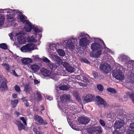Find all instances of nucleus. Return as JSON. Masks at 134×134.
I'll return each instance as SVG.
<instances>
[{
    "label": "nucleus",
    "mask_w": 134,
    "mask_h": 134,
    "mask_svg": "<svg viewBox=\"0 0 134 134\" xmlns=\"http://www.w3.org/2000/svg\"><path fill=\"white\" fill-rule=\"evenodd\" d=\"M5 12L8 13L7 18L8 19L13 18L15 14H16L18 16L17 18L18 21H22L25 24L24 28L25 30L27 31H30L31 27V25L29 21L25 19L26 17L23 15L21 12L18 10L9 9H6Z\"/></svg>",
    "instance_id": "obj_1"
},
{
    "label": "nucleus",
    "mask_w": 134,
    "mask_h": 134,
    "mask_svg": "<svg viewBox=\"0 0 134 134\" xmlns=\"http://www.w3.org/2000/svg\"><path fill=\"white\" fill-rule=\"evenodd\" d=\"M91 40L94 41L91 45V48L92 51L90 53V56L97 58L102 54V51L104 46V42L101 39L97 38H93Z\"/></svg>",
    "instance_id": "obj_2"
},
{
    "label": "nucleus",
    "mask_w": 134,
    "mask_h": 134,
    "mask_svg": "<svg viewBox=\"0 0 134 134\" xmlns=\"http://www.w3.org/2000/svg\"><path fill=\"white\" fill-rule=\"evenodd\" d=\"M71 98V96L70 95H63L62 96L60 97L61 102L58 103V106L60 109H61L65 113H68V112L69 113H71L73 110L72 109V108L70 107V109L69 108H67V107H69L67 105L66 103H65V102L68 101Z\"/></svg>",
    "instance_id": "obj_3"
},
{
    "label": "nucleus",
    "mask_w": 134,
    "mask_h": 134,
    "mask_svg": "<svg viewBox=\"0 0 134 134\" xmlns=\"http://www.w3.org/2000/svg\"><path fill=\"white\" fill-rule=\"evenodd\" d=\"M77 38L79 40V45L84 48H86L87 46L89 45L90 41H91V38L90 37L88 34L82 32L79 33Z\"/></svg>",
    "instance_id": "obj_4"
},
{
    "label": "nucleus",
    "mask_w": 134,
    "mask_h": 134,
    "mask_svg": "<svg viewBox=\"0 0 134 134\" xmlns=\"http://www.w3.org/2000/svg\"><path fill=\"white\" fill-rule=\"evenodd\" d=\"M77 38L72 36L65 38L62 41L64 46L66 49H73L75 46H77Z\"/></svg>",
    "instance_id": "obj_5"
},
{
    "label": "nucleus",
    "mask_w": 134,
    "mask_h": 134,
    "mask_svg": "<svg viewBox=\"0 0 134 134\" xmlns=\"http://www.w3.org/2000/svg\"><path fill=\"white\" fill-rule=\"evenodd\" d=\"M60 46L59 43H50L49 44V48H48V52H49V56L53 58L55 61H58L59 60V58L57 56L53 54L55 52L54 49L56 50H57L58 48H59V46Z\"/></svg>",
    "instance_id": "obj_6"
},
{
    "label": "nucleus",
    "mask_w": 134,
    "mask_h": 134,
    "mask_svg": "<svg viewBox=\"0 0 134 134\" xmlns=\"http://www.w3.org/2000/svg\"><path fill=\"white\" fill-rule=\"evenodd\" d=\"M121 113H120L118 114V115L120 117L119 118H117L114 124V127L116 129H119L122 127L124 124V120L125 118H126V116L124 115L122 110L120 111Z\"/></svg>",
    "instance_id": "obj_7"
},
{
    "label": "nucleus",
    "mask_w": 134,
    "mask_h": 134,
    "mask_svg": "<svg viewBox=\"0 0 134 134\" xmlns=\"http://www.w3.org/2000/svg\"><path fill=\"white\" fill-rule=\"evenodd\" d=\"M122 66L119 65L116 70L113 71V76L115 78L120 80H123L125 77L122 71Z\"/></svg>",
    "instance_id": "obj_8"
},
{
    "label": "nucleus",
    "mask_w": 134,
    "mask_h": 134,
    "mask_svg": "<svg viewBox=\"0 0 134 134\" xmlns=\"http://www.w3.org/2000/svg\"><path fill=\"white\" fill-rule=\"evenodd\" d=\"M36 49L35 44L31 43L23 46L20 48V50L23 52L27 53Z\"/></svg>",
    "instance_id": "obj_9"
},
{
    "label": "nucleus",
    "mask_w": 134,
    "mask_h": 134,
    "mask_svg": "<svg viewBox=\"0 0 134 134\" xmlns=\"http://www.w3.org/2000/svg\"><path fill=\"white\" fill-rule=\"evenodd\" d=\"M100 69L105 74H107L111 70L110 66L107 63L101 64L99 66Z\"/></svg>",
    "instance_id": "obj_10"
},
{
    "label": "nucleus",
    "mask_w": 134,
    "mask_h": 134,
    "mask_svg": "<svg viewBox=\"0 0 134 134\" xmlns=\"http://www.w3.org/2000/svg\"><path fill=\"white\" fill-rule=\"evenodd\" d=\"M88 131L90 134L93 133L94 132L96 133H100L102 132V130L100 127L98 126L95 127H89L88 129Z\"/></svg>",
    "instance_id": "obj_11"
},
{
    "label": "nucleus",
    "mask_w": 134,
    "mask_h": 134,
    "mask_svg": "<svg viewBox=\"0 0 134 134\" xmlns=\"http://www.w3.org/2000/svg\"><path fill=\"white\" fill-rule=\"evenodd\" d=\"M41 38V34L34 33L31 37L28 39H29L28 41L30 42H37V38L40 40Z\"/></svg>",
    "instance_id": "obj_12"
},
{
    "label": "nucleus",
    "mask_w": 134,
    "mask_h": 134,
    "mask_svg": "<svg viewBox=\"0 0 134 134\" xmlns=\"http://www.w3.org/2000/svg\"><path fill=\"white\" fill-rule=\"evenodd\" d=\"M29 37H25L22 35H20L18 37L17 39L18 43L21 44L25 43L26 42L28 41Z\"/></svg>",
    "instance_id": "obj_13"
},
{
    "label": "nucleus",
    "mask_w": 134,
    "mask_h": 134,
    "mask_svg": "<svg viewBox=\"0 0 134 134\" xmlns=\"http://www.w3.org/2000/svg\"><path fill=\"white\" fill-rule=\"evenodd\" d=\"M93 97L92 95L88 94L82 97V100L84 103H87L92 101Z\"/></svg>",
    "instance_id": "obj_14"
},
{
    "label": "nucleus",
    "mask_w": 134,
    "mask_h": 134,
    "mask_svg": "<svg viewBox=\"0 0 134 134\" xmlns=\"http://www.w3.org/2000/svg\"><path fill=\"white\" fill-rule=\"evenodd\" d=\"M34 119L35 121L38 122L40 123V125H46L47 124V123L46 121H43L41 117L36 114L35 115L34 117Z\"/></svg>",
    "instance_id": "obj_15"
},
{
    "label": "nucleus",
    "mask_w": 134,
    "mask_h": 134,
    "mask_svg": "<svg viewBox=\"0 0 134 134\" xmlns=\"http://www.w3.org/2000/svg\"><path fill=\"white\" fill-rule=\"evenodd\" d=\"M96 98L97 99L96 102L98 105L102 104L104 105L105 107L108 105V104H106V102L99 96H97Z\"/></svg>",
    "instance_id": "obj_16"
},
{
    "label": "nucleus",
    "mask_w": 134,
    "mask_h": 134,
    "mask_svg": "<svg viewBox=\"0 0 134 134\" xmlns=\"http://www.w3.org/2000/svg\"><path fill=\"white\" fill-rule=\"evenodd\" d=\"M41 74L44 76H50L51 72L46 69L43 68L40 70Z\"/></svg>",
    "instance_id": "obj_17"
},
{
    "label": "nucleus",
    "mask_w": 134,
    "mask_h": 134,
    "mask_svg": "<svg viewBox=\"0 0 134 134\" xmlns=\"http://www.w3.org/2000/svg\"><path fill=\"white\" fill-rule=\"evenodd\" d=\"M118 59L120 61L122 62H126L127 64H129L128 63H127V62L129 60V58L126 55L122 54L119 55Z\"/></svg>",
    "instance_id": "obj_18"
},
{
    "label": "nucleus",
    "mask_w": 134,
    "mask_h": 134,
    "mask_svg": "<svg viewBox=\"0 0 134 134\" xmlns=\"http://www.w3.org/2000/svg\"><path fill=\"white\" fill-rule=\"evenodd\" d=\"M90 119L87 118H79L78 120L79 122L81 124H85L89 121Z\"/></svg>",
    "instance_id": "obj_19"
},
{
    "label": "nucleus",
    "mask_w": 134,
    "mask_h": 134,
    "mask_svg": "<svg viewBox=\"0 0 134 134\" xmlns=\"http://www.w3.org/2000/svg\"><path fill=\"white\" fill-rule=\"evenodd\" d=\"M40 68V67L37 64H34L31 65L30 69L33 71L34 72H37Z\"/></svg>",
    "instance_id": "obj_20"
},
{
    "label": "nucleus",
    "mask_w": 134,
    "mask_h": 134,
    "mask_svg": "<svg viewBox=\"0 0 134 134\" xmlns=\"http://www.w3.org/2000/svg\"><path fill=\"white\" fill-rule=\"evenodd\" d=\"M20 60L23 64L25 65L30 63L32 62V59L29 58H21Z\"/></svg>",
    "instance_id": "obj_21"
},
{
    "label": "nucleus",
    "mask_w": 134,
    "mask_h": 134,
    "mask_svg": "<svg viewBox=\"0 0 134 134\" xmlns=\"http://www.w3.org/2000/svg\"><path fill=\"white\" fill-rule=\"evenodd\" d=\"M29 22L30 23L31 25V30L29 31H27L26 30H25L27 32L30 31L31 30L32 28L34 31L36 33H38L40 32H41L42 31V30L41 29L39 28L37 26H32L31 23L30 21Z\"/></svg>",
    "instance_id": "obj_22"
},
{
    "label": "nucleus",
    "mask_w": 134,
    "mask_h": 134,
    "mask_svg": "<svg viewBox=\"0 0 134 134\" xmlns=\"http://www.w3.org/2000/svg\"><path fill=\"white\" fill-rule=\"evenodd\" d=\"M14 123L17 125L18 127V129L20 131L21 130L23 129L25 130V126H24L23 124L20 121H18L17 120L15 121L14 122Z\"/></svg>",
    "instance_id": "obj_23"
},
{
    "label": "nucleus",
    "mask_w": 134,
    "mask_h": 134,
    "mask_svg": "<svg viewBox=\"0 0 134 134\" xmlns=\"http://www.w3.org/2000/svg\"><path fill=\"white\" fill-rule=\"evenodd\" d=\"M37 125L33 124L31 126V128L33 129V131L36 134H42L41 132L37 131Z\"/></svg>",
    "instance_id": "obj_24"
},
{
    "label": "nucleus",
    "mask_w": 134,
    "mask_h": 134,
    "mask_svg": "<svg viewBox=\"0 0 134 134\" xmlns=\"http://www.w3.org/2000/svg\"><path fill=\"white\" fill-rule=\"evenodd\" d=\"M24 91L27 94L29 93L32 92V90L31 87L29 85H26L24 87Z\"/></svg>",
    "instance_id": "obj_25"
},
{
    "label": "nucleus",
    "mask_w": 134,
    "mask_h": 134,
    "mask_svg": "<svg viewBox=\"0 0 134 134\" xmlns=\"http://www.w3.org/2000/svg\"><path fill=\"white\" fill-rule=\"evenodd\" d=\"M69 86L67 85H64L61 84V85L59 87V88L60 90H68L69 88Z\"/></svg>",
    "instance_id": "obj_26"
},
{
    "label": "nucleus",
    "mask_w": 134,
    "mask_h": 134,
    "mask_svg": "<svg viewBox=\"0 0 134 134\" xmlns=\"http://www.w3.org/2000/svg\"><path fill=\"white\" fill-rule=\"evenodd\" d=\"M56 70V71H55L57 72L55 73V75L53 77V79L55 80H57L58 79V77L57 75H58L61 74V72H62L61 70H58V69H57Z\"/></svg>",
    "instance_id": "obj_27"
},
{
    "label": "nucleus",
    "mask_w": 134,
    "mask_h": 134,
    "mask_svg": "<svg viewBox=\"0 0 134 134\" xmlns=\"http://www.w3.org/2000/svg\"><path fill=\"white\" fill-rule=\"evenodd\" d=\"M134 81V76L133 75H132L131 76H129L128 77V80L127 81V82L131 83V84Z\"/></svg>",
    "instance_id": "obj_28"
},
{
    "label": "nucleus",
    "mask_w": 134,
    "mask_h": 134,
    "mask_svg": "<svg viewBox=\"0 0 134 134\" xmlns=\"http://www.w3.org/2000/svg\"><path fill=\"white\" fill-rule=\"evenodd\" d=\"M127 94L132 99L133 103H134V94L131 91L128 92Z\"/></svg>",
    "instance_id": "obj_29"
},
{
    "label": "nucleus",
    "mask_w": 134,
    "mask_h": 134,
    "mask_svg": "<svg viewBox=\"0 0 134 134\" xmlns=\"http://www.w3.org/2000/svg\"><path fill=\"white\" fill-rule=\"evenodd\" d=\"M56 51L58 52L59 55L60 56H64L65 55V53L63 50L60 49H58V48L57 50Z\"/></svg>",
    "instance_id": "obj_30"
},
{
    "label": "nucleus",
    "mask_w": 134,
    "mask_h": 134,
    "mask_svg": "<svg viewBox=\"0 0 134 134\" xmlns=\"http://www.w3.org/2000/svg\"><path fill=\"white\" fill-rule=\"evenodd\" d=\"M18 103V100L17 99H14L11 101V103L12 107H15Z\"/></svg>",
    "instance_id": "obj_31"
},
{
    "label": "nucleus",
    "mask_w": 134,
    "mask_h": 134,
    "mask_svg": "<svg viewBox=\"0 0 134 134\" xmlns=\"http://www.w3.org/2000/svg\"><path fill=\"white\" fill-rule=\"evenodd\" d=\"M4 19V16L0 15V27H1L3 25Z\"/></svg>",
    "instance_id": "obj_32"
},
{
    "label": "nucleus",
    "mask_w": 134,
    "mask_h": 134,
    "mask_svg": "<svg viewBox=\"0 0 134 134\" xmlns=\"http://www.w3.org/2000/svg\"><path fill=\"white\" fill-rule=\"evenodd\" d=\"M74 96L75 97L76 99L78 101L80 100V98L79 96V93L77 91H74L73 93Z\"/></svg>",
    "instance_id": "obj_33"
},
{
    "label": "nucleus",
    "mask_w": 134,
    "mask_h": 134,
    "mask_svg": "<svg viewBox=\"0 0 134 134\" xmlns=\"http://www.w3.org/2000/svg\"><path fill=\"white\" fill-rule=\"evenodd\" d=\"M32 60L35 61H39L41 60V59L39 58L38 55H33L32 56Z\"/></svg>",
    "instance_id": "obj_34"
},
{
    "label": "nucleus",
    "mask_w": 134,
    "mask_h": 134,
    "mask_svg": "<svg viewBox=\"0 0 134 134\" xmlns=\"http://www.w3.org/2000/svg\"><path fill=\"white\" fill-rule=\"evenodd\" d=\"M66 70L68 72H70L71 73H72L74 71V68L70 66L66 68Z\"/></svg>",
    "instance_id": "obj_35"
},
{
    "label": "nucleus",
    "mask_w": 134,
    "mask_h": 134,
    "mask_svg": "<svg viewBox=\"0 0 134 134\" xmlns=\"http://www.w3.org/2000/svg\"><path fill=\"white\" fill-rule=\"evenodd\" d=\"M0 87L3 90L7 88V86L5 82H3L1 83Z\"/></svg>",
    "instance_id": "obj_36"
},
{
    "label": "nucleus",
    "mask_w": 134,
    "mask_h": 134,
    "mask_svg": "<svg viewBox=\"0 0 134 134\" xmlns=\"http://www.w3.org/2000/svg\"><path fill=\"white\" fill-rule=\"evenodd\" d=\"M104 49L105 53H109L112 54H114V52L107 48L105 47L103 49Z\"/></svg>",
    "instance_id": "obj_37"
},
{
    "label": "nucleus",
    "mask_w": 134,
    "mask_h": 134,
    "mask_svg": "<svg viewBox=\"0 0 134 134\" xmlns=\"http://www.w3.org/2000/svg\"><path fill=\"white\" fill-rule=\"evenodd\" d=\"M20 119L24 123L25 126H27V119L24 117H20Z\"/></svg>",
    "instance_id": "obj_38"
},
{
    "label": "nucleus",
    "mask_w": 134,
    "mask_h": 134,
    "mask_svg": "<svg viewBox=\"0 0 134 134\" xmlns=\"http://www.w3.org/2000/svg\"><path fill=\"white\" fill-rule=\"evenodd\" d=\"M107 90L108 92L112 93H115L116 92V91L115 89L111 88H108Z\"/></svg>",
    "instance_id": "obj_39"
},
{
    "label": "nucleus",
    "mask_w": 134,
    "mask_h": 134,
    "mask_svg": "<svg viewBox=\"0 0 134 134\" xmlns=\"http://www.w3.org/2000/svg\"><path fill=\"white\" fill-rule=\"evenodd\" d=\"M22 99L23 100V102L25 104L26 106L28 107L29 105V103L27 101V100L26 99L25 97H23L22 98Z\"/></svg>",
    "instance_id": "obj_40"
},
{
    "label": "nucleus",
    "mask_w": 134,
    "mask_h": 134,
    "mask_svg": "<svg viewBox=\"0 0 134 134\" xmlns=\"http://www.w3.org/2000/svg\"><path fill=\"white\" fill-rule=\"evenodd\" d=\"M0 48L4 49H7V46L4 43H1L0 44Z\"/></svg>",
    "instance_id": "obj_41"
},
{
    "label": "nucleus",
    "mask_w": 134,
    "mask_h": 134,
    "mask_svg": "<svg viewBox=\"0 0 134 134\" xmlns=\"http://www.w3.org/2000/svg\"><path fill=\"white\" fill-rule=\"evenodd\" d=\"M61 64L66 69L69 66V64L66 62H62Z\"/></svg>",
    "instance_id": "obj_42"
},
{
    "label": "nucleus",
    "mask_w": 134,
    "mask_h": 134,
    "mask_svg": "<svg viewBox=\"0 0 134 134\" xmlns=\"http://www.w3.org/2000/svg\"><path fill=\"white\" fill-rule=\"evenodd\" d=\"M97 87L98 89L100 91H102L103 89V86L100 84L98 85L97 86Z\"/></svg>",
    "instance_id": "obj_43"
},
{
    "label": "nucleus",
    "mask_w": 134,
    "mask_h": 134,
    "mask_svg": "<svg viewBox=\"0 0 134 134\" xmlns=\"http://www.w3.org/2000/svg\"><path fill=\"white\" fill-rule=\"evenodd\" d=\"M15 90L17 92H20V88L19 86L17 85H16L15 87Z\"/></svg>",
    "instance_id": "obj_44"
},
{
    "label": "nucleus",
    "mask_w": 134,
    "mask_h": 134,
    "mask_svg": "<svg viewBox=\"0 0 134 134\" xmlns=\"http://www.w3.org/2000/svg\"><path fill=\"white\" fill-rule=\"evenodd\" d=\"M44 97L46 99L49 100H52V98L51 96L46 95V96H45Z\"/></svg>",
    "instance_id": "obj_45"
},
{
    "label": "nucleus",
    "mask_w": 134,
    "mask_h": 134,
    "mask_svg": "<svg viewBox=\"0 0 134 134\" xmlns=\"http://www.w3.org/2000/svg\"><path fill=\"white\" fill-rule=\"evenodd\" d=\"M130 127L132 129V131L134 132V123H132L130 124Z\"/></svg>",
    "instance_id": "obj_46"
},
{
    "label": "nucleus",
    "mask_w": 134,
    "mask_h": 134,
    "mask_svg": "<svg viewBox=\"0 0 134 134\" xmlns=\"http://www.w3.org/2000/svg\"><path fill=\"white\" fill-rule=\"evenodd\" d=\"M128 63L129 64H130L131 65L133 66L134 67V61L131 60L130 61H128L127 62V63Z\"/></svg>",
    "instance_id": "obj_47"
},
{
    "label": "nucleus",
    "mask_w": 134,
    "mask_h": 134,
    "mask_svg": "<svg viewBox=\"0 0 134 134\" xmlns=\"http://www.w3.org/2000/svg\"><path fill=\"white\" fill-rule=\"evenodd\" d=\"M43 60L44 62L47 63L49 64H50L51 63V61L46 58H43Z\"/></svg>",
    "instance_id": "obj_48"
},
{
    "label": "nucleus",
    "mask_w": 134,
    "mask_h": 134,
    "mask_svg": "<svg viewBox=\"0 0 134 134\" xmlns=\"http://www.w3.org/2000/svg\"><path fill=\"white\" fill-rule=\"evenodd\" d=\"M2 65L4 66V67L7 70H8L9 69V65L7 64H2Z\"/></svg>",
    "instance_id": "obj_49"
},
{
    "label": "nucleus",
    "mask_w": 134,
    "mask_h": 134,
    "mask_svg": "<svg viewBox=\"0 0 134 134\" xmlns=\"http://www.w3.org/2000/svg\"><path fill=\"white\" fill-rule=\"evenodd\" d=\"M69 83V81L67 80H63V81L62 84L64 85H68Z\"/></svg>",
    "instance_id": "obj_50"
},
{
    "label": "nucleus",
    "mask_w": 134,
    "mask_h": 134,
    "mask_svg": "<svg viewBox=\"0 0 134 134\" xmlns=\"http://www.w3.org/2000/svg\"><path fill=\"white\" fill-rule=\"evenodd\" d=\"M36 94L38 99L39 100H40L41 99L42 97L41 94L38 92H37Z\"/></svg>",
    "instance_id": "obj_51"
},
{
    "label": "nucleus",
    "mask_w": 134,
    "mask_h": 134,
    "mask_svg": "<svg viewBox=\"0 0 134 134\" xmlns=\"http://www.w3.org/2000/svg\"><path fill=\"white\" fill-rule=\"evenodd\" d=\"M13 57L14 58L16 59L18 61H19V60H21V58L19 57V56H17L16 55H14Z\"/></svg>",
    "instance_id": "obj_52"
},
{
    "label": "nucleus",
    "mask_w": 134,
    "mask_h": 134,
    "mask_svg": "<svg viewBox=\"0 0 134 134\" xmlns=\"http://www.w3.org/2000/svg\"><path fill=\"white\" fill-rule=\"evenodd\" d=\"M99 122L100 124L102 126H104L105 125V123L104 121L101 119L99 120Z\"/></svg>",
    "instance_id": "obj_53"
},
{
    "label": "nucleus",
    "mask_w": 134,
    "mask_h": 134,
    "mask_svg": "<svg viewBox=\"0 0 134 134\" xmlns=\"http://www.w3.org/2000/svg\"><path fill=\"white\" fill-rule=\"evenodd\" d=\"M80 86H81L82 87H86L87 86V85L85 84H83L81 82H79L77 83Z\"/></svg>",
    "instance_id": "obj_54"
},
{
    "label": "nucleus",
    "mask_w": 134,
    "mask_h": 134,
    "mask_svg": "<svg viewBox=\"0 0 134 134\" xmlns=\"http://www.w3.org/2000/svg\"><path fill=\"white\" fill-rule=\"evenodd\" d=\"M92 74L94 77L95 78H96L98 76V73L95 72H93Z\"/></svg>",
    "instance_id": "obj_55"
},
{
    "label": "nucleus",
    "mask_w": 134,
    "mask_h": 134,
    "mask_svg": "<svg viewBox=\"0 0 134 134\" xmlns=\"http://www.w3.org/2000/svg\"><path fill=\"white\" fill-rule=\"evenodd\" d=\"M113 134H122L121 132H119L117 130H115L113 133Z\"/></svg>",
    "instance_id": "obj_56"
},
{
    "label": "nucleus",
    "mask_w": 134,
    "mask_h": 134,
    "mask_svg": "<svg viewBox=\"0 0 134 134\" xmlns=\"http://www.w3.org/2000/svg\"><path fill=\"white\" fill-rule=\"evenodd\" d=\"M34 82L35 85H38V84H39L40 82L38 80L36 79H34Z\"/></svg>",
    "instance_id": "obj_57"
},
{
    "label": "nucleus",
    "mask_w": 134,
    "mask_h": 134,
    "mask_svg": "<svg viewBox=\"0 0 134 134\" xmlns=\"http://www.w3.org/2000/svg\"><path fill=\"white\" fill-rule=\"evenodd\" d=\"M11 73L12 74L15 76H18L17 74L16 73L15 70H11Z\"/></svg>",
    "instance_id": "obj_58"
},
{
    "label": "nucleus",
    "mask_w": 134,
    "mask_h": 134,
    "mask_svg": "<svg viewBox=\"0 0 134 134\" xmlns=\"http://www.w3.org/2000/svg\"><path fill=\"white\" fill-rule=\"evenodd\" d=\"M81 61L82 62H83L84 63H87L88 62L87 60L84 58H82L81 59Z\"/></svg>",
    "instance_id": "obj_59"
},
{
    "label": "nucleus",
    "mask_w": 134,
    "mask_h": 134,
    "mask_svg": "<svg viewBox=\"0 0 134 134\" xmlns=\"http://www.w3.org/2000/svg\"><path fill=\"white\" fill-rule=\"evenodd\" d=\"M5 10H6V9H0V13H5Z\"/></svg>",
    "instance_id": "obj_60"
},
{
    "label": "nucleus",
    "mask_w": 134,
    "mask_h": 134,
    "mask_svg": "<svg viewBox=\"0 0 134 134\" xmlns=\"http://www.w3.org/2000/svg\"><path fill=\"white\" fill-rule=\"evenodd\" d=\"M12 97L14 98H16L17 97V95L15 93L13 94H12Z\"/></svg>",
    "instance_id": "obj_61"
},
{
    "label": "nucleus",
    "mask_w": 134,
    "mask_h": 134,
    "mask_svg": "<svg viewBox=\"0 0 134 134\" xmlns=\"http://www.w3.org/2000/svg\"><path fill=\"white\" fill-rule=\"evenodd\" d=\"M14 113H15V115L17 116H18L20 115L19 113L17 111L15 112Z\"/></svg>",
    "instance_id": "obj_62"
},
{
    "label": "nucleus",
    "mask_w": 134,
    "mask_h": 134,
    "mask_svg": "<svg viewBox=\"0 0 134 134\" xmlns=\"http://www.w3.org/2000/svg\"><path fill=\"white\" fill-rule=\"evenodd\" d=\"M14 45L16 46L17 47H19V46H18L19 44H18L17 42H15L14 43Z\"/></svg>",
    "instance_id": "obj_63"
},
{
    "label": "nucleus",
    "mask_w": 134,
    "mask_h": 134,
    "mask_svg": "<svg viewBox=\"0 0 134 134\" xmlns=\"http://www.w3.org/2000/svg\"><path fill=\"white\" fill-rule=\"evenodd\" d=\"M9 36L10 37V38L12 40H13V38L12 37V33H10L9 34Z\"/></svg>",
    "instance_id": "obj_64"
}]
</instances>
